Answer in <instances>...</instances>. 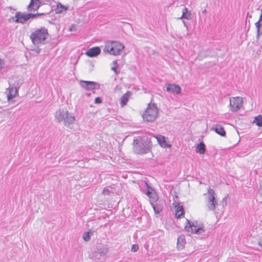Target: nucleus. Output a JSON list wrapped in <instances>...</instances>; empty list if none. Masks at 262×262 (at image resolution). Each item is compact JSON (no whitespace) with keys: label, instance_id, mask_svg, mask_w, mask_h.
<instances>
[{"label":"nucleus","instance_id":"obj_1","mask_svg":"<svg viewBox=\"0 0 262 262\" xmlns=\"http://www.w3.org/2000/svg\"><path fill=\"white\" fill-rule=\"evenodd\" d=\"M151 148V141L147 139L137 138L134 140L133 151L137 154L149 152Z\"/></svg>","mask_w":262,"mask_h":262},{"label":"nucleus","instance_id":"obj_2","mask_svg":"<svg viewBox=\"0 0 262 262\" xmlns=\"http://www.w3.org/2000/svg\"><path fill=\"white\" fill-rule=\"evenodd\" d=\"M49 36L48 31L44 27L36 29L30 36V39L34 45L44 44Z\"/></svg>","mask_w":262,"mask_h":262},{"label":"nucleus","instance_id":"obj_3","mask_svg":"<svg viewBox=\"0 0 262 262\" xmlns=\"http://www.w3.org/2000/svg\"><path fill=\"white\" fill-rule=\"evenodd\" d=\"M124 46L117 41H107L103 49L104 53L117 56L120 55L124 49Z\"/></svg>","mask_w":262,"mask_h":262},{"label":"nucleus","instance_id":"obj_4","mask_svg":"<svg viewBox=\"0 0 262 262\" xmlns=\"http://www.w3.org/2000/svg\"><path fill=\"white\" fill-rule=\"evenodd\" d=\"M55 119L58 122L64 121L66 126L70 125L75 120V117L70 114L66 110H59L55 113Z\"/></svg>","mask_w":262,"mask_h":262},{"label":"nucleus","instance_id":"obj_5","mask_svg":"<svg viewBox=\"0 0 262 262\" xmlns=\"http://www.w3.org/2000/svg\"><path fill=\"white\" fill-rule=\"evenodd\" d=\"M158 115V109L156 104H149L142 115V118L145 121L152 122L157 119Z\"/></svg>","mask_w":262,"mask_h":262},{"label":"nucleus","instance_id":"obj_6","mask_svg":"<svg viewBox=\"0 0 262 262\" xmlns=\"http://www.w3.org/2000/svg\"><path fill=\"white\" fill-rule=\"evenodd\" d=\"M41 14L39 13L32 14L21 13L19 11L16 12L14 16L11 17L12 21L15 23H20L24 24L27 21L31 18H35Z\"/></svg>","mask_w":262,"mask_h":262},{"label":"nucleus","instance_id":"obj_7","mask_svg":"<svg viewBox=\"0 0 262 262\" xmlns=\"http://www.w3.org/2000/svg\"><path fill=\"white\" fill-rule=\"evenodd\" d=\"M109 251L108 248L106 246H97L96 249L92 251L90 254V257L94 260H101L104 258Z\"/></svg>","mask_w":262,"mask_h":262},{"label":"nucleus","instance_id":"obj_8","mask_svg":"<svg viewBox=\"0 0 262 262\" xmlns=\"http://www.w3.org/2000/svg\"><path fill=\"white\" fill-rule=\"evenodd\" d=\"M243 99L241 97H231L230 98L229 105L232 112L238 111L243 105Z\"/></svg>","mask_w":262,"mask_h":262},{"label":"nucleus","instance_id":"obj_9","mask_svg":"<svg viewBox=\"0 0 262 262\" xmlns=\"http://www.w3.org/2000/svg\"><path fill=\"white\" fill-rule=\"evenodd\" d=\"M208 204L207 205L208 208L209 210H214L216 207L217 202L214 196V191L211 188L208 190Z\"/></svg>","mask_w":262,"mask_h":262},{"label":"nucleus","instance_id":"obj_10","mask_svg":"<svg viewBox=\"0 0 262 262\" xmlns=\"http://www.w3.org/2000/svg\"><path fill=\"white\" fill-rule=\"evenodd\" d=\"M187 225L185 226V228L187 229L188 231L190 230L192 233H196V234H203L205 232V230L203 229V227H199L194 224V223H191L189 220H187Z\"/></svg>","mask_w":262,"mask_h":262},{"label":"nucleus","instance_id":"obj_11","mask_svg":"<svg viewBox=\"0 0 262 262\" xmlns=\"http://www.w3.org/2000/svg\"><path fill=\"white\" fill-rule=\"evenodd\" d=\"M147 185V190L146 193L147 196L149 198L150 203H154L157 202L158 200V196L155 191V190L151 187H150L147 183H146Z\"/></svg>","mask_w":262,"mask_h":262},{"label":"nucleus","instance_id":"obj_12","mask_svg":"<svg viewBox=\"0 0 262 262\" xmlns=\"http://www.w3.org/2000/svg\"><path fill=\"white\" fill-rule=\"evenodd\" d=\"M166 91L169 93L180 94L181 93L180 86L176 84L168 83L166 85Z\"/></svg>","mask_w":262,"mask_h":262},{"label":"nucleus","instance_id":"obj_13","mask_svg":"<svg viewBox=\"0 0 262 262\" xmlns=\"http://www.w3.org/2000/svg\"><path fill=\"white\" fill-rule=\"evenodd\" d=\"M96 84H97L93 81L81 80L80 82V86L82 88L88 91H91L95 89Z\"/></svg>","mask_w":262,"mask_h":262},{"label":"nucleus","instance_id":"obj_14","mask_svg":"<svg viewBox=\"0 0 262 262\" xmlns=\"http://www.w3.org/2000/svg\"><path fill=\"white\" fill-rule=\"evenodd\" d=\"M101 53V49L99 47H95L89 49L85 53L89 57H95Z\"/></svg>","mask_w":262,"mask_h":262},{"label":"nucleus","instance_id":"obj_15","mask_svg":"<svg viewBox=\"0 0 262 262\" xmlns=\"http://www.w3.org/2000/svg\"><path fill=\"white\" fill-rule=\"evenodd\" d=\"M211 130L215 132L216 134L222 137H225L226 136V132L224 129V128L222 125L220 124H217L214 125L211 128Z\"/></svg>","mask_w":262,"mask_h":262},{"label":"nucleus","instance_id":"obj_16","mask_svg":"<svg viewBox=\"0 0 262 262\" xmlns=\"http://www.w3.org/2000/svg\"><path fill=\"white\" fill-rule=\"evenodd\" d=\"M41 3L40 0H31L29 5L28 6V10L31 11L32 10H37L40 7Z\"/></svg>","mask_w":262,"mask_h":262},{"label":"nucleus","instance_id":"obj_17","mask_svg":"<svg viewBox=\"0 0 262 262\" xmlns=\"http://www.w3.org/2000/svg\"><path fill=\"white\" fill-rule=\"evenodd\" d=\"M9 93L7 95L8 100L12 99L17 94L18 90L16 87H10L8 88Z\"/></svg>","mask_w":262,"mask_h":262},{"label":"nucleus","instance_id":"obj_18","mask_svg":"<svg viewBox=\"0 0 262 262\" xmlns=\"http://www.w3.org/2000/svg\"><path fill=\"white\" fill-rule=\"evenodd\" d=\"M131 92L129 91H127L121 97L120 99V104L122 107L126 104L128 101L129 98L131 96Z\"/></svg>","mask_w":262,"mask_h":262},{"label":"nucleus","instance_id":"obj_19","mask_svg":"<svg viewBox=\"0 0 262 262\" xmlns=\"http://www.w3.org/2000/svg\"><path fill=\"white\" fill-rule=\"evenodd\" d=\"M185 244V239L184 235H180L178 238L177 247L179 250H182L184 248Z\"/></svg>","mask_w":262,"mask_h":262},{"label":"nucleus","instance_id":"obj_20","mask_svg":"<svg viewBox=\"0 0 262 262\" xmlns=\"http://www.w3.org/2000/svg\"><path fill=\"white\" fill-rule=\"evenodd\" d=\"M156 214L160 213L163 210V206L158 202L150 204Z\"/></svg>","mask_w":262,"mask_h":262},{"label":"nucleus","instance_id":"obj_21","mask_svg":"<svg viewBox=\"0 0 262 262\" xmlns=\"http://www.w3.org/2000/svg\"><path fill=\"white\" fill-rule=\"evenodd\" d=\"M196 151L200 154H204L206 151V146L203 142H200L196 147Z\"/></svg>","mask_w":262,"mask_h":262},{"label":"nucleus","instance_id":"obj_22","mask_svg":"<svg viewBox=\"0 0 262 262\" xmlns=\"http://www.w3.org/2000/svg\"><path fill=\"white\" fill-rule=\"evenodd\" d=\"M68 9V7L61 4L60 3H57L56 13H61L63 12L66 11Z\"/></svg>","mask_w":262,"mask_h":262},{"label":"nucleus","instance_id":"obj_23","mask_svg":"<svg viewBox=\"0 0 262 262\" xmlns=\"http://www.w3.org/2000/svg\"><path fill=\"white\" fill-rule=\"evenodd\" d=\"M155 138H156L157 141L158 142L159 144L163 147H165L167 146L166 142L165 140V138L163 136H159L158 137H154Z\"/></svg>","mask_w":262,"mask_h":262},{"label":"nucleus","instance_id":"obj_24","mask_svg":"<svg viewBox=\"0 0 262 262\" xmlns=\"http://www.w3.org/2000/svg\"><path fill=\"white\" fill-rule=\"evenodd\" d=\"M184 214V209L182 206H178L176 209V215L177 218H181Z\"/></svg>","mask_w":262,"mask_h":262},{"label":"nucleus","instance_id":"obj_25","mask_svg":"<svg viewBox=\"0 0 262 262\" xmlns=\"http://www.w3.org/2000/svg\"><path fill=\"white\" fill-rule=\"evenodd\" d=\"M93 231L89 230L88 231L85 232L82 235V238L85 242H89L91 239V237L93 235Z\"/></svg>","mask_w":262,"mask_h":262},{"label":"nucleus","instance_id":"obj_26","mask_svg":"<svg viewBox=\"0 0 262 262\" xmlns=\"http://www.w3.org/2000/svg\"><path fill=\"white\" fill-rule=\"evenodd\" d=\"M181 18L188 20L191 19V13L188 11V9L186 8L183 9L182 15Z\"/></svg>","mask_w":262,"mask_h":262},{"label":"nucleus","instance_id":"obj_27","mask_svg":"<svg viewBox=\"0 0 262 262\" xmlns=\"http://www.w3.org/2000/svg\"><path fill=\"white\" fill-rule=\"evenodd\" d=\"M255 25L257 32L256 37L257 39H258L260 36L262 34V31L260 30V28H262V25L260 24V23L257 21L255 23Z\"/></svg>","mask_w":262,"mask_h":262},{"label":"nucleus","instance_id":"obj_28","mask_svg":"<svg viewBox=\"0 0 262 262\" xmlns=\"http://www.w3.org/2000/svg\"><path fill=\"white\" fill-rule=\"evenodd\" d=\"M253 123H255L258 126L262 127V115L255 117Z\"/></svg>","mask_w":262,"mask_h":262},{"label":"nucleus","instance_id":"obj_29","mask_svg":"<svg viewBox=\"0 0 262 262\" xmlns=\"http://www.w3.org/2000/svg\"><path fill=\"white\" fill-rule=\"evenodd\" d=\"M139 250V246L137 244H133L131 247V251L137 252Z\"/></svg>","mask_w":262,"mask_h":262},{"label":"nucleus","instance_id":"obj_30","mask_svg":"<svg viewBox=\"0 0 262 262\" xmlns=\"http://www.w3.org/2000/svg\"><path fill=\"white\" fill-rule=\"evenodd\" d=\"M113 64L115 66L114 67H112V70L114 71L116 74H117L118 72L117 71V61H114Z\"/></svg>","mask_w":262,"mask_h":262},{"label":"nucleus","instance_id":"obj_31","mask_svg":"<svg viewBox=\"0 0 262 262\" xmlns=\"http://www.w3.org/2000/svg\"><path fill=\"white\" fill-rule=\"evenodd\" d=\"M102 193L104 195H109L110 194V190L107 187L104 188Z\"/></svg>","mask_w":262,"mask_h":262},{"label":"nucleus","instance_id":"obj_32","mask_svg":"<svg viewBox=\"0 0 262 262\" xmlns=\"http://www.w3.org/2000/svg\"><path fill=\"white\" fill-rule=\"evenodd\" d=\"M102 102V99L100 97H97L95 99V103L96 104H99Z\"/></svg>","mask_w":262,"mask_h":262},{"label":"nucleus","instance_id":"obj_33","mask_svg":"<svg viewBox=\"0 0 262 262\" xmlns=\"http://www.w3.org/2000/svg\"><path fill=\"white\" fill-rule=\"evenodd\" d=\"M258 192L259 195L262 196V185L260 187Z\"/></svg>","mask_w":262,"mask_h":262},{"label":"nucleus","instance_id":"obj_34","mask_svg":"<svg viewBox=\"0 0 262 262\" xmlns=\"http://www.w3.org/2000/svg\"><path fill=\"white\" fill-rule=\"evenodd\" d=\"M260 12H261V14H260V17H259V20L257 21L258 22H259V23H260V21H262V10H261Z\"/></svg>","mask_w":262,"mask_h":262},{"label":"nucleus","instance_id":"obj_35","mask_svg":"<svg viewBox=\"0 0 262 262\" xmlns=\"http://www.w3.org/2000/svg\"><path fill=\"white\" fill-rule=\"evenodd\" d=\"M56 0H46L47 3H49V4H51L52 2H55Z\"/></svg>","mask_w":262,"mask_h":262},{"label":"nucleus","instance_id":"obj_36","mask_svg":"<svg viewBox=\"0 0 262 262\" xmlns=\"http://www.w3.org/2000/svg\"><path fill=\"white\" fill-rule=\"evenodd\" d=\"M258 245L262 247V238L261 239H260L259 241H258Z\"/></svg>","mask_w":262,"mask_h":262},{"label":"nucleus","instance_id":"obj_37","mask_svg":"<svg viewBox=\"0 0 262 262\" xmlns=\"http://www.w3.org/2000/svg\"><path fill=\"white\" fill-rule=\"evenodd\" d=\"M74 26H72L70 28V31H73V28H74Z\"/></svg>","mask_w":262,"mask_h":262},{"label":"nucleus","instance_id":"obj_38","mask_svg":"<svg viewBox=\"0 0 262 262\" xmlns=\"http://www.w3.org/2000/svg\"><path fill=\"white\" fill-rule=\"evenodd\" d=\"M206 10L205 9L203 11V13H206Z\"/></svg>","mask_w":262,"mask_h":262}]
</instances>
